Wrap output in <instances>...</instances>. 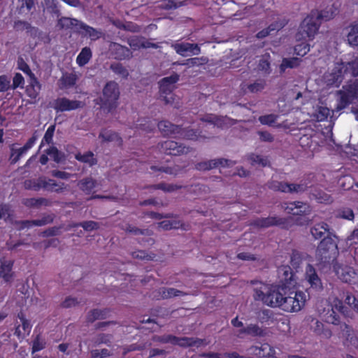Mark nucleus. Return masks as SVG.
Returning <instances> with one entry per match:
<instances>
[{
  "label": "nucleus",
  "instance_id": "obj_57",
  "mask_svg": "<svg viewBox=\"0 0 358 358\" xmlns=\"http://www.w3.org/2000/svg\"><path fill=\"white\" fill-rule=\"evenodd\" d=\"M151 169L153 171H159L164 172L166 174L169 175H177L180 171V168L179 166H175L173 167L169 166H160L157 167L156 166H152Z\"/></svg>",
  "mask_w": 358,
  "mask_h": 358
},
{
  "label": "nucleus",
  "instance_id": "obj_39",
  "mask_svg": "<svg viewBox=\"0 0 358 358\" xmlns=\"http://www.w3.org/2000/svg\"><path fill=\"white\" fill-rule=\"evenodd\" d=\"M301 60L297 57L284 58L280 65L281 73L285 71L287 69H294L300 65Z\"/></svg>",
  "mask_w": 358,
  "mask_h": 358
},
{
  "label": "nucleus",
  "instance_id": "obj_10",
  "mask_svg": "<svg viewBox=\"0 0 358 358\" xmlns=\"http://www.w3.org/2000/svg\"><path fill=\"white\" fill-rule=\"evenodd\" d=\"M83 104L78 100H70L66 97H59L53 102V108L57 112H64L82 108Z\"/></svg>",
  "mask_w": 358,
  "mask_h": 358
},
{
  "label": "nucleus",
  "instance_id": "obj_61",
  "mask_svg": "<svg viewBox=\"0 0 358 358\" xmlns=\"http://www.w3.org/2000/svg\"><path fill=\"white\" fill-rule=\"evenodd\" d=\"M79 224L86 231L97 230L100 227L99 223L92 220L81 222H79Z\"/></svg>",
  "mask_w": 358,
  "mask_h": 358
},
{
  "label": "nucleus",
  "instance_id": "obj_28",
  "mask_svg": "<svg viewBox=\"0 0 358 358\" xmlns=\"http://www.w3.org/2000/svg\"><path fill=\"white\" fill-rule=\"evenodd\" d=\"M329 231V225L323 222L315 224L310 229V233L315 239L322 238L325 234L331 235Z\"/></svg>",
  "mask_w": 358,
  "mask_h": 358
},
{
  "label": "nucleus",
  "instance_id": "obj_7",
  "mask_svg": "<svg viewBox=\"0 0 358 358\" xmlns=\"http://www.w3.org/2000/svg\"><path fill=\"white\" fill-rule=\"evenodd\" d=\"M336 312L341 313L345 317L350 316L348 308L343 305L342 301L336 298L334 300L331 309L328 310L325 315L326 322L334 325L340 324V317Z\"/></svg>",
  "mask_w": 358,
  "mask_h": 358
},
{
  "label": "nucleus",
  "instance_id": "obj_45",
  "mask_svg": "<svg viewBox=\"0 0 358 358\" xmlns=\"http://www.w3.org/2000/svg\"><path fill=\"white\" fill-rule=\"evenodd\" d=\"M313 197L319 203H331L333 199L331 195L321 189H316L312 193Z\"/></svg>",
  "mask_w": 358,
  "mask_h": 358
},
{
  "label": "nucleus",
  "instance_id": "obj_38",
  "mask_svg": "<svg viewBox=\"0 0 358 358\" xmlns=\"http://www.w3.org/2000/svg\"><path fill=\"white\" fill-rule=\"evenodd\" d=\"M152 340L162 343H171L180 346V338L173 335L153 336Z\"/></svg>",
  "mask_w": 358,
  "mask_h": 358
},
{
  "label": "nucleus",
  "instance_id": "obj_17",
  "mask_svg": "<svg viewBox=\"0 0 358 358\" xmlns=\"http://www.w3.org/2000/svg\"><path fill=\"white\" fill-rule=\"evenodd\" d=\"M78 34L83 37H87L90 38L91 41H95L101 38L103 36V32L101 29H97L92 27L82 22Z\"/></svg>",
  "mask_w": 358,
  "mask_h": 358
},
{
  "label": "nucleus",
  "instance_id": "obj_9",
  "mask_svg": "<svg viewBox=\"0 0 358 358\" xmlns=\"http://www.w3.org/2000/svg\"><path fill=\"white\" fill-rule=\"evenodd\" d=\"M282 208L288 214L293 215H308L312 212V208L308 203L296 201L282 204Z\"/></svg>",
  "mask_w": 358,
  "mask_h": 358
},
{
  "label": "nucleus",
  "instance_id": "obj_44",
  "mask_svg": "<svg viewBox=\"0 0 358 358\" xmlns=\"http://www.w3.org/2000/svg\"><path fill=\"white\" fill-rule=\"evenodd\" d=\"M266 86V81L264 79H257L254 83L246 85L248 92L258 93L263 91Z\"/></svg>",
  "mask_w": 358,
  "mask_h": 358
},
{
  "label": "nucleus",
  "instance_id": "obj_35",
  "mask_svg": "<svg viewBox=\"0 0 358 358\" xmlns=\"http://www.w3.org/2000/svg\"><path fill=\"white\" fill-rule=\"evenodd\" d=\"M178 136L184 139L191 141H199L204 138L200 133H198L194 129H187L180 127V131L178 134Z\"/></svg>",
  "mask_w": 358,
  "mask_h": 358
},
{
  "label": "nucleus",
  "instance_id": "obj_4",
  "mask_svg": "<svg viewBox=\"0 0 358 358\" xmlns=\"http://www.w3.org/2000/svg\"><path fill=\"white\" fill-rule=\"evenodd\" d=\"M120 96L119 86L115 81L106 83L103 90L101 97L102 108L110 112L117 107V100Z\"/></svg>",
  "mask_w": 358,
  "mask_h": 358
},
{
  "label": "nucleus",
  "instance_id": "obj_56",
  "mask_svg": "<svg viewBox=\"0 0 358 358\" xmlns=\"http://www.w3.org/2000/svg\"><path fill=\"white\" fill-rule=\"evenodd\" d=\"M113 336L108 334H99L94 339V345H99L101 344H106L110 345Z\"/></svg>",
  "mask_w": 358,
  "mask_h": 358
},
{
  "label": "nucleus",
  "instance_id": "obj_54",
  "mask_svg": "<svg viewBox=\"0 0 358 358\" xmlns=\"http://www.w3.org/2000/svg\"><path fill=\"white\" fill-rule=\"evenodd\" d=\"M278 274L282 281L288 282L292 280V272L289 266H281L278 268Z\"/></svg>",
  "mask_w": 358,
  "mask_h": 358
},
{
  "label": "nucleus",
  "instance_id": "obj_60",
  "mask_svg": "<svg viewBox=\"0 0 358 358\" xmlns=\"http://www.w3.org/2000/svg\"><path fill=\"white\" fill-rule=\"evenodd\" d=\"M131 256L134 259L147 261L152 260L155 257L153 253H148L145 250L134 251L131 252Z\"/></svg>",
  "mask_w": 358,
  "mask_h": 358
},
{
  "label": "nucleus",
  "instance_id": "obj_22",
  "mask_svg": "<svg viewBox=\"0 0 358 358\" xmlns=\"http://www.w3.org/2000/svg\"><path fill=\"white\" fill-rule=\"evenodd\" d=\"M249 350L252 355L258 357H273L275 353V350L267 343H264L260 347L251 346Z\"/></svg>",
  "mask_w": 358,
  "mask_h": 358
},
{
  "label": "nucleus",
  "instance_id": "obj_63",
  "mask_svg": "<svg viewBox=\"0 0 358 358\" xmlns=\"http://www.w3.org/2000/svg\"><path fill=\"white\" fill-rule=\"evenodd\" d=\"M278 117V116L277 115L269 114V115L260 116L259 117V120L262 124L272 126L275 122Z\"/></svg>",
  "mask_w": 358,
  "mask_h": 358
},
{
  "label": "nucleus",
  "instance_id": "obj_33",
  "mask_svg": "<svg viewBox=\"0 0 358 358\" xmlns=\"http://www.w3.org/2000/svg\"><path fill=\"white\" fill-rule=\"evenodd\" d=\"M27 150L22 146L16 148L15 144L10 146V162L11 164H16L26 153Z\"/></svg>",
  "mask_w": 358,
  "mask_h": 358
},
{
  "label": "nucleus",
  "instance_id": "obj_59",
  "mask_svg": "<svg viewBox=\"0 0 358 358\" xmlns=\"http://www.w3.org/2000/svg\"><path fill=\"white\" fill-rule=\"evenodd\" d=\"M233 124V120L231 118H229L227 117H218L217 115L215 116L214 125L217 126V127L223 129L228 127L230 125H232Z\"/></svg>",
  "mask_w": 358,
  "mask_h": 358
},
{
  "label": "nucleus",
  "instance_id": "obj_34",
  "mask_svg": "<svg viewBox=\"0 0 358 358\" xmlns=\"http://www.w3.org/2000/svg\"><path fill=\"white\" fill-rule=\"evenodd\" d=\"M77 76L75 73H64L59 79L60 87L69 88L76 85L77 81Z\"/></svg>",
  "mask_w": 358,
  "mask_h": 358
},
{
  "label": "nucleus",
  "instance_id": "obj_58",
  "mask_svg": "<svg viewBox=\"0 0 358 358\" xmlns=\"http://www.w3.org/2000/svg\"><path fill=\"white\" fill-rule=\"evenodd\" d=\"M55 130V124L51 125L48 128V129L45 131V134L42 139V141L41 143L40 148H42L45 143L50 144L52 143Z\"/></svg>",
  "mask_w": 358,
  "mask_h": 358
},
{
  "label": "nucleus",
  "instance_id": "obj_15",
  "mask_svg": "<svg viewBox=\"0 0 358 358\" xmlns=\"http://www.w3.org/2000/svg\"><path fill=\"white\" fill-rule=\"evenodd\" d=\"M17 317L20 322H17L18 324L15 327L14 334L17 336L18 338L22 339L27 335L29 334L31 329V325L30 322L25 318L22 313H18Z\"/></svg>",
  "mask_w": 358,
  "mask_h": 358
},
{
  "label": "nucleus",
  "instance_id": "obj_50",
  "mask_svg": "<svg viewBox=\"0 0 358 358\" xmlns=\"http://www.w3.org/2000/svg\"><path fill=\"white\" fill-rule=\"evenodd\" d=\"M247 158L250 161V164L253 166L259 165L264 167L268 166L269 164L268 159L262 155L250 154L248 155Z\"/></svg>",
  "mask_w": 358,
  "mask_h": 358
},
{
  "label": "nucleus",
  "instance_id": "obj_55",
  "mask_svg": "<svg viewBox=\"0 0 358 358\" xmlns=\"http://www.w3.org/2000/svg\"><path fill=\"white\" fill-rule=\"evenodd\" d=\"M336 217L348 220H353L355 214L350 208L342 207L336 211Z\"/></svg>",
  "mask_w": 358,
  "mask_h": 358
},
{
  "label": "nucleus",
  "instance_id": "obj_53",
  "mask_svg": "<svg viewBox=\"0 0 358 358\" xmlns=\"http://www.w3.org/2000/svg\"><path fill=\"white\" fill-rule=\"evenodd\" d=\"M182 187L180 185H177L174 184H168L165 182H160L157 185H154L152 186V189H161L165 192H173L178 189H180Z\"/></svg>",
  "mask_w": 358,
  "mask_h": 358
},
{
  "label": "nucleus",
  "instance_id": "obj_46",
  "mask_svg": "<svg viewBox=\"0 0 358 358\" xmlns=\"http://www.w3.org/2000/svg\"><path fill=\"white\" fill-rule=\"evenodd\" d=\"M347 38L349 44L353 46L358 45V22L352 24L350 31Z\"/></svg>",
  "mask_w": 358,
  "mask_h": 358
},
{
  "label": "nucleus",
  "instance_id": "obj_62",
  "mask_svg": "<svg viewBox=\"0 0 358 358\" xmlns=\"http://www.w3.org/2000/svg\"><path fill=\"white\" fill-rule=\"evenodd\" d=\"M90 355L91 358H106L110 357L112 354L108 349L103 348L101 350H92L90 351Z\"/></svg>",
  "mask_w": 358,
  "mask_h": 358
},
{
  "label": "nucleus",
  "instance_id": "obj_49",
  "mask_svg": "<svg viewBox=\"0 0 358 358\" xmlns=\"http://www.w3.org/2000/svg\"><path fill=\"white\" fill-rule=\"evenodd\" d=\"M43 178L39 177L37 179L26 180L24 182V187L26 189H32L34 191H39L42 189Z\"/></svg>",
  "mask_w": 358,
  "mask_h": 358
},
{
  "label": "nucleus",
  "instance_id": "obj_13",
  "mask_svg": "<svg viewBox=\"0 0 358 358\" xmlns=\"http://www.w3.org/2000/svg\"><path fill=\"white\" fill-rule=\"evenodd\" d=\"M285 224V220L276 216L259 217L252 221L251 225L260 228L280 226Z\"/></svg>",
  "mask_w": 358,
  "mask_h": 358
},
{
  "label": "nucleus",
  "instance_id": "obj_24",
  "mask_svg": "<svg viewBox=\"0 0 358 358\" xmlns=\"http://www.w3.org/2000/svg\"><path fill=\"white\" fill-rule=\"evenodd\" d=\"M310 329L315 334L324 338H330L333 335L331 329L325 328L322 322L315 318L311 319Z\"/></svg>",
  "mask_w": 358,
  "mask_h": 358
},
{
  "label": "nucleus",
  "instance_id": "obj_18",
  "mask_svg": "<svg viewBox=\"0 0 358 358\" xmlns=\"http://www.w3.org/2000/svg\"><path fill=\"white\" fill-rule=\"evenodd\" d=\"M67 185L64 182H57L55 180L43 178L42 189L51 192L60 194L66 190Z\"/></svg>",
  "mask_w": 358,
  "mask_h": 358
},
{
  "label": "nucleus",
  "instance_id": "obj_3",
  "mask_svg": "<svg viewBox=\"0 0 358 358\" xmlns=\"http://www.w3.org/2000/svg\"><path fill=\"white\" fill-rule=\"evenodd\" d=\"M306 295L303 292L287 291L281 305V309L289 313L300 311L305 306Z\"/></svg>",
  "mask_w": 358,
  "mask_h": 358
},
{
  "label": "nucleus",
  "instance_id": "obj_26",
  "mask_svg": "<svg viewBox=\"0 0 358 358\" xmlns=\"http://www.w3.org/2000/svg\"><path fill=\"white\" fill-rule=\"evenodd\" d=\"M158 128L164 136H178L180 131V127L165 120L158 123Z\"/></svg>",
  "mask_w": 358,
  "mask_h": 358
},
{
  "label": "nucleus",
  "instance_id": "obj_2",
  "mask_svg": "<svg viewBox=\"0 0 358 358\" xmlns=\"http://www.w3.org/2000/svg\"><path fill=\"white\" fill-rule=\"evenodd\" d=\"M337 243L331 237L327 235L320 241L316 250V259L320 264H326L333 261L338 253Z\"/></svg>",
  "mask_w": 358,
  "mask_h": 358
},
{
  "label": "nucleus",
  "instance_id": "obj_31",
  "mask_svg": "<svg viewBox=\"0 0 358 358\" xmlns=\"http://www.w3.org/2000/svg\"><path fill=\"white\" fill-rule=\"evenodd\" d=\"M99 137L103 142H116L118 145H121L122 143V138L116 132L109 130L101 131Z\"/></svg>",
  "mask_w": 358,
  "mask_h": 358
},
{
  "label": "nucleus",
  "instance_id": "obj_21",
  "mask_svg": "<svg viewBox=\"0 0 358 358\" xmlns=\"http://www.w3.org/2000/svg\"><path fill=\"white\" fill-rule=\"evenodd\" d=\"M155 297L157 299H168L175 296H183L187 295V293L173 287H161L157 291Z\"/></svg>",
  "mask_w": 358,
  "mask_h": 358
},
{
  "label": "nucleus",
  "instance_id": "obj_29",
  "mask_svg": "<svg viewBox=\"0 0 358 358\" xmlns=\"http://www.w3.org/2000/svg\"><path fill=\"white\" fill-rule=\"evenodd\" d=\"M22 203L29 208H40L42 206H49L51 202L46 198H27L22 200Z\"/></svg>",
  "mask_w": 358,
  "mask_h": 358
},
{
  "label": "nucleus",
  "instance_id": "obj_23",
  "mask_svg": "<svg viewBox=\"0 0 358 358\" xmlns=\"http://www.w3.org/2000/svg\"><path fill=\"white\" fill-rule=\"evenodd\" d=\"M13 261L5 259H0V277L6 282H10L13 280Z\"/></svg>",
  "mask_w": 358,
  "mask_h": 358
},
{
  "label": "nucleus",
  "instance_id": "obj_8",
  "mask_svg": "<svg viewBox=\"0 0 358 358\" xmlns=\"http://www.w3.org/2000/svg\"><path fill=\"white\" fill-rule=\"evenodd\" d=\"M343 90L338 92L341 95L338 108L340 109L345 108L351 103L355 99L358 98V80L343 86Z\"/></svg>",
  "mask_w": 358,
  "mask_h": 358
},
{
  "label": "nucleus",
  "instance_id": "obj_52",
  "mask_svg": "<svg viewBox=\"0 0 358 358\" xmlns=\"http://www.w3.org/2000/svg\"><path fill=\"white\" fill-rule=\"evenodd\" d=\"M45 153L57 163H59L65 159L64 155L54 146L46 150Z\"/></svg>",
  "mask_w": 358,
  "mask_h": 358
},
{
  "label": "nucleus",
  "instance_id": "obj_51",
  "mask_svg": "<svg viewBox=\"0 0 358 358\" xmlns=\"http://www.w3.org/2000/svg\"><path fill=\"white\" fill-rule=\"evenodd\" d=\"M312 12L315 15H317L315 17L321 22L322 21H328L332 19L334 16V13L332 10V8H329L321 11L312 10Z\"/></svg>",
  "mask_w": 358,
  "mask_h": 358
},
{
  "label": "nucleus",
  "instance_id": "obj_20",
  "mask_svg": "<svg viewBox=\"0 0 358 358\" xmlns=\"http://www.w3.org/2000/svg\"><path fill=\"white\" fill-rule=\"evenodd\" d=\"M82 22L75 18L62 17L58 20L57 27L59 29H71L78 33Z\"/></svg>",
  "mask_w": 358,
  "mask_h": 358
},
{
  "label": "nucleus",
  "instance_id": "obj_11",
  "mask_svg": "<svg viewBox=\"0 0 358 358\" xmlns=\"http://www.w3.org/2000/svg\"><path fill=\"white\" fill-rule=\"evenodd\" d=\"M55 215L54 213L43 214L40 219L34 220H21L16 222L18 229L22 230L25 228H30L34 226L42 227L53 222Z\"/></svg>",
  "mask_w": 358,
  "mask_h": 358
},
{
  "label": "nucleus",
  "instance_id": "obj_43",
  "mask_svg": "<svg viewBox=\"0 0 358 358\" xmlns=\"http://www.w3.org/2000/svg\"><path fill=\"white\" fill-rule=\"evenodd\" d=\"M75 158L79 162L88 164L90 166H92L97 163V160L94 158L93 152L90 151L84 154L78 153L76 155Z\"/></svg>",
  "mask_w": 358,
  "mask_h": 358
},
{
  "label": "nucleus",
  "instance_id": "obj_30",
  "mask_svg": "<svg viewBox=\"0 0 358 358\" xmlns=\"http://www.w3.org/2000/svg\"><path fill=\"white\" fill-rule=\"evenodd\" d=\"M120 229L126 231L127 233L132 234L135 236L142 235L145 236H150L152 235V231L149 229H140L130 224H126L125 225H121Z\"/></svg>",
  "mask_w": 358,
  "mask_h": 358
},
{
  "label": "nucleus",
  "instance_id": "obj_41",
  "mask_svg": "<svg viewBox=\"0 0 358 358\" xmlns=\"http://www.w3.org/2000/svg\"><path fill=\"white\" fill-rule=\"evenodd\" d=\"M202 345H206L203 339L193 337H180V346L181 347H199Z\"/></svg>",
  "mask_w": 358,
  "mask_h": 358
},
{
  "label": "nucleus",
  "instance_id": "obj_40",
  "mask_svg": "<svg viewBox=\"0 0 358 358\" xmlns=\"http://www.w3.org/2000/svg\"><path fill=\"white\" fill-rule=\"evenodd\" d=\"M106 310L93 309L89 311L86 316V321L92 323L97 320H103L106 317Z\"/></svg>",
  "mask_w": 358,
  "mask_h": 358
},
{
  "label": "nucleus",
  "instance_id": "obj_36",
  "mask_svg": "<svg viewBox=\"0 0 358 358\" xmlns=\"http://www.w3.org/2000/svg\"><path fill=\"white\" fill-rule=\"evenodd\" d=\"M92 57V52L90 48H83L76 58V62L80 66L87 64Z\"/></svg>",
  "mask_w": 358,
  "mask_h": 358
},
{
  "label": "nucleus",
  "instance_id": "obj_6",
  "mask_svg": "<svg viewBox=\"0 0 358 358\" xmlns=\"http://www.w3.org/2000/svg\"><path fill=\"white\" fill-rule=\"evenodd\" d=\"M315 16L311 11L301 22L299 34L303 38L313 39L317 33L321 22Z\"/></svg>",
  "mask_w": 358,
  "mask_h": 358
},
{
  "label": "nucleus",
  "instance_id": "obj_64",
  "mask_svg": "<svg viewBox=\"0 0 358 358\" xmlns=\"http://www.w3.org/2000/svg\"><path fill=\"white\" fill-rule=\"evenodd\" d=\"M248 328V335L252 336H264L263 330L257 325L250 324L247 326Z\"/></svg>",
  "mask_w": 358,
  "mask_h": 358
},
{
  "label": "nucleus",
  "instance_id": "obj_47",
  "mask_svg": "<svg viewBox=\"0 0 358 358\" xmlns=\"http://www.w3.org/2000/svg\"><path fill=\"white\" fill-rule=\"evenodd\" d=\"M270 189L284 193L287 192L288 182L284 181L271 180L266 184Z\"/></svg>",
  "mask_w": 358,
  "mask_h": 358
},
{
  "label": "nucleus",
  "instance_id": "obj_37",
  "mask_svg": "<svg viewBox=\"0 0 358 358\" xmlns=\"http://www.w3.org/2000/svg\"><path fill=\"white\" fill-rule=\"evenodd\" d=\"M110 69L116 75L123 79H127L129 76L127 69L120 62H113L110 65Z\"/></svg>",
  "mask_w": 358,
  "mask_h": 358
},
{
  "label": "nucleus",
  "instance_id": "obj_5",
  "mask_svg": "<svg viewBox=\"0 0 358 358\" xmlns=\"http://www.w3.org/2000/svg\"><path fill=\"white\" fill-rule=\"evenodd\" d=\"M157 148L161 152L173 156L187 155L192 150V148L171 140L159 143Z\"/></svg>",
  "mask_w": 358,
  "mask_h": 358
},
{
  "label": "nucleus",
  "instance_id": "obj_12",
  "mask_svg": "<svg viewBox=\"0 0 358 358\" xmlns=\"http://www.w3.org/2000/svg\"><path fill=\"white\" fill-rule=\"evenodd\" d=\"M109 52L117 60L130 59L133 57L131 50L120 43L111 42L109 44Z\"/></svg>",
  "mask_w": 358,
  "mask_h": 358
},
{
  "label": "nucleus",
  "instance_id": "obj_48",
  "mask_svg": "<svg viewBox=\"0 0 358 358\" xmlns=\"http://www.w3.org/2000/svg\"><path fill=\"white\" fill-rule=\"evenodd\" d=\"M208 59L204 57H194L185 60L183 63L175 62L173 64L185 65L189 67L199 66L208 62Z\"/></svg>",
  "mask_w": 358,
  "mask_h": 358
},
{
  "label": "nucleus",
  "instance_id": "obj_19",
  "mask_svg": "<svg viewBox=\"0 0 358 358\" xmlns=\"http://www.w3.org/2000/svg\"><path fill=\"white\" fill-rule=\"evenodd\" d=\"M180 76L173 73L170 76L163 78L159 82V90L162 93H171L175 86L174 85L179 80Z\"/></svg>",
  "mask_w": 358,
  "mask_h": 358
},
{
  "label": "nucleus",
  "instance_id": "obj_25",
  "mask_svg": "<svg viewBox=\"0 0 358 358\" xmlns=\"http://www.w3.org/2000/svg\"><path fill=\"white\" fill-rule=\"evenodd\" d=\"M98 185L97 180L92 176L85 177L80 180L78 187L85 194H90L94 192V189Z\"/></svg>",
  "mask_w": 358,
  "mask_h": 358
},
{
  "label": "nucleus",
  "instance_id": "obj_16",
  "mask_svg": "<svg viewBox=\"0 0 358 358\" xmlns=\"http://www.w3.org/2000/svg\"><path fill=\"white\" fill-rule=\"evenodd\" d=\"M306 280L310 287L315 290L322 289V283L315 269L311 265H308L306 270Z\"/></svg>",
  "mask_w": 358,
  "mask_h": 358
},
{
  "label": "nucleus",
  "instance_id": "obj_27",
  "mask_svg": "<svg viewBox=\"0 0 358 358\" xmlns=\"http://www.w3.org/2000/svg\"><path fill=\"white\" fill-rule=\"evenodd\" d=\"M341 329L344 337V344L346 345H352L356 338H358V334L349 325L343 324L341 326Z\"/></svg>",
  "mask_w": 358,
  "mask_h": 358
},
{
  "label": "nucleus",
  "instance_id": "obj_14",
  "mask_svg": "<svg viewBox=\"0 0 358 358\" xmlns=\"http://www.w3.org/2000/svg\"><path fill=\"white\" fill-rule=\"evenodd\" d=\"M175 51L181 56H186L187 52H190L193 55H199L201 52V48L196 43H175L171 44Z\"/></svg>",
  "mask_w": 358,
  "mask_h": 358
},
{
  "label": "nucleus",
  "instance_id": "obj_1",
  "mask_svg": "<svg viewBox=\"0 0 358 358\" xmlns=\"http://www.w3.org/2000/svg\"><path fill=\"white\" fill-rule=\"evenodd\" d=\"M254 299L262 301L264 304L271 307L281 308L284 296L287 294V289L282 287L269 286L259 283L254 289Z\"/></svg>",
  "mask_w": 358,
  "mask_h": 358
},
{
  "label": "nucleus",
  "instance_id": "obj_42",
  "mask_svg": "<svg viewBox=\"0 0 358 358\" xmlns=\"http://www.w3.org/2000/svg\"><path fill=\"white\" fill-rule=\"evenodd\" d=\"M308 186L306 180H301L299 183H288L287 193H303L308 189Z\"/></svg>",
  "mask_w": 358,
  "mask_h": 358
},
{
  "label": "nucleus",
  "instance_id": "obj_32",
  "mask_svg": "<svg viewBox=\"0 0 358 358\" xmlns=\"http://www.w3.org/2000/svg\"><path fill=\"white\" fill-rule=\"evenodd\" d=\"M336 273L338 278L345 282H350L356 274L352 268L348 266L339 267Z\"/></svg>",
  "mask_w": 358,
  "mask_h": 358
}]
</instances>
